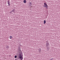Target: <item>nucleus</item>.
<instances>
[{
  "instance_id": "f257e3e1",
  "label": "nucleus",
  "mask_w": 60,
  "mask_h": 60,
  "mask_svg": "<svg viewBox=\"0 0 60 60\" xmlns=\"http://www.w3.org/2000/svg\"><path fill=\"white\" fill-rule=\"evenodd\" d=\"M20 47H19L18 48V50H19L20 52L19 53H20V54L19 55V58H18L19 59H21V60H22L23 59V56H21V54H22V51L20 50Z\"/></svg>"
},
{
  "instance_id": "f03ea898",
  "label": "nucleus",
  "mask_w": 60,
  "mask_h": 60,
  "mask_svg": "<svg viewBox=\"0 0 60 60\" xmlns=\"http://www.w3.org/2000/svg\"><path fill=\"white\" fill-rule=\"evenodd\" d=\"M44 7H48V5L46 3H44Z\"/></svg>"
},
{
  "instance_id": "7ed1b4c3",
  "label": "nucleus",
  "mask_w": 60,
  "mask_h": 60,
  "mask_svg": "<svg viewBox=\"0 0 60 60\" xmlns=\"http://www.w3.org/2000/svg\"><path fill=\"white\" fill-rule=\"evenodd\" d=\"M46 47H48L49 46V43H48V42L46 41Z\"/></svg>"
},
{
  "instance_id": "20e7f679",
  "label": "nucleus",
  "mask_w": 60,
  "mask_h": 60,
  "mask_svg": "<svg viewBox=\"0 0 60 60\" xmlns=\"http://www.w3.org/2000/svg\"><path fill=\"white\" fill-rule=\"evenodd\" d=\"M38 50L39 51V52H40V51H41V48H39V49H38Z\"/></svg>"
},
{
  "instance_id": "39448f33",
  "label": "nucleus",
  "mask_w": 60,
  "mask_h": 60,
  "mask_svg": "<svg viewBox=\"0 0 60 60\" xmlns=\"http://www.w3.org/2000/svg\"><path fill=\"white\" fill-rule=\"evenodd\" d=\"M26 0H24L23 1V3H25V4L26 3Z\"/></svg>"
},
{
  "instance_id": "423d86ee",
  "label": "nucleus",
  "mask_w": 60,
  "mask_h": 60,
  "mask_svg": "<svg viewBox=\"0 0 60 60\" xmlns=\"http://www.w3.org/2000/svg\"><path fill=\"white\" fill-rule=\"evenodd\" d=\"M46 21H45V20H44V24H45L46 23Z\"/></svg>"
},
{
  "instance_id": "0eeeda50",
  "label": "nucleus",
  "mask_w": 60,
  "mask_h": 60,
  "mask_svg": "<svg viewBox=\"0 0 60 60\" xmlns=\"http://www.w3.org/2000/svg\"><path fill=\"white\" fill-rule=\"evenodd\" d=\"M10 39H12V37L11 36H10Z\"/></svg>"
},
{
  "instance_id": "6e6552de",
  "label": "nucleus",
  "mask_w": 60,
  "mask_h": 60,
  "mask_svg": "<svg viewBox=\"0 0 60 60\" xmlns=\"http://www.w3.org/2000/svg\"><path fill=\"white\" fill-rule=\"evenodd\" d=\"M8 4L9 5H10V2H9V1H8Z\"/></svg>"
},
{
  "instance_id": "1a4fd4ad",
  "label": "nucleus",
  "mask_w": 60,
  "mask_h": 60,
  "mask_svg": "<svg viewBox=\"0 0 60 60\" xmlns=\"http://www.w3.org/2000/svg\"><path fill=\"white\" fill-rule=\"evenodd\" d=\"M15 11H16L15 10H14L12 11H13V12H15Z\"/></svg>"
},
{
  "instance_id": "9d476101",
  "label": "nucleus",
  "mask_w": 60,
  "mask_h": 60,
  "mask_svg": "<svg viewBox=\"0 0 60 60\" xmlns=\"http://www.w3.org/2000/svg\"><path fill=\"white\" fill-rule=\"evenodd\" d=\"M15 58H17V56H15Z\"/></svg>"
},
{
  "instance_id": "9b49d317",
  "label": "nucleus",
  "mask_w": 60,
  "mask_h": 60,
  "mask_svg": "<svg viewBox=\"0 0 60 60\" xmlns=\"http://www.w3.org/2000/svg\"><path fill=\"white\" fill-rule=\"evenodd\" d=\"M49 47H48L47 49V50H49Z\"/></svg>"
},
{
  "instance_id": "f8f14e48",
  "label": "nucleus",
  "mask_w": 60,
  "mask_h": 60,
  "mask_svg": "<svg viewBox=\"0 0 60 60\" xmlns=\"http://www.w3.org/2000/svg\"><path fill=\"white\" fill-rule=\"evenodd\" d=\"M53 59V58H52V59H50V60H52V59Z\"/></svg>"
},
{
  "instance_id": "ddd939ff",
  "label": "nucleus",
  "mask_w": 60,
  "mask_h": 60,
  "mask_svg": "<svg viewBox=\"0 0 60 60\" xmlns=\"http://www.w3.org/2000/svg\"><path fill=\"white\" fill-rule=\"evenodd\" d=\"M7 48H8H8H9V47H8V46H7Z\"/></svg>"
},
{
  "instance_id": "4468645a",
  "label": "nucleus",
  "mask_w": 60,
  "mask_h": 60,
  "mask_svg": "<svg viewBox=\"0 0 60 60\" xmlns=\"http://www.w3.org/2000/svg\"><path fill=\"white\" fill-rule=\"evenodd\" d=\"M47 7H46V9H48V8Z\"/></svg>"
},
{
  "instance_id": "2eb2a0df",
  "label": "nucleus",
  "mask_w": 60,
  "mask_h": 60,
  "mask_svg": "<svg viewBox=\"0 0 60 60\" xmlns=\"http://www.w3.org/2000/svg\"><path fill=\"white\" fill-rule=\"evenodd\" d=\"M30 5H31V3H30Z\"/></svg>"
}]
</instances>
